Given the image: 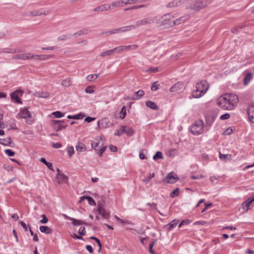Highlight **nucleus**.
Masks as SVG:
<instances>
[{
    "mask_svg": "<svg viewBox=\"0 0 254 254\" xmlns=\"http://www.w3.org/2000/svg\"><path fill=\"white\" fill-rule=\"evenodd\" d=\"M174 173L171 172L168 174L165 179L163 181L166 182L168 184H174L179 180V178L177 175H174Z\"/></svg>",
    "mask_w": 254,
    "mask_h": 254,
    "instance_id": "obj_9",
    "label": "nucleus"
},
{
    "mask_svg": "<svg viewBox=\"0 0 254 254\" xmlns=\"http://www.w3.org/2000/svg\"><path fill=\"white\" fill-rule=\"evenodd\" d=\"M64 120H53V127L54 129L57 131L61 130L63 128L66 127V125H64Z\"/></svg>",
    "mask_w": 254,
    "mask_h": 254,
    "instance_id": "obj_8",
    "label": "nucleus"
},
{
    "mask_svg": "<svg viewBox=\"0 0 254 254\" xmlns=\"http://www.w3.org/2000/svg\"><path fill=\"white\" fill-rule=\"evenodd\" d=\"M179 220L175 219L172 221L169 224L165 225L164 228H166L168 231H170L177 226Z\"/></svg>",
    "mask_w": 254,
    "mask_h": 254,
    "instance_id": "obj_21",
    "label": "nucleus"
},
{
    "mask_svg": "<svg viewBox=\"0 0 254 254\" xmlns=\"http://www.w3.org/2000/svg\"><path fill=\"white\" fill-rule=\"evenodd\" d=\"M40 161L43 163H44L50 170H51L52 171H54L52 164L49 162H47L45 158H41L40 159Z\"/></svg>",
    "mask_w": 254,
    "mask_h": 254,
    "instance_id": "obj_29",
    "label": "nucleus"
},
{
    "mask_svg": "<svg viewBox=\"0 0 254 254\" xmlns=\"http://www.w3.org/2000/svg\"><path fill=\"white\" fill-rule=\"evenodd\" d=\"M107 146H103L100 150H99L98 152V154L99 157H101L103 155V153L105 151L106 149Z\"/></svg>",
    "mask_w": 254,
    "mask_h": 254,
    "instance_id": "obj_55",
    "label": "nucleus"
},
{
    "mask_svg": "<svg viewBox=\"0 0 254 254\" xmlns=\"http://www.w3.org/2000/svg\"><path fill=\"white\" fill-rule=\"evenodd\" d=\"M114 49L110 50H108L101 53L99 55L100 57L107 56L112 55L115 52Z\"/></svg>",
    "mask_w": 254,
    "mask_h": 254,
    "instance_id": "obj_43",
    "label": "nucleus"
},
{
    "mask_svg": "<svg viewBox=\"0 0 254 254\" xmlns=\"http://www.w3.org/2000/svg\"><path fill=\"white\" fill-rule=\"evenodd\" d=\"M191 222V221L189 219L183 220L179 225V227H181L183 225H188Z\"/></svg>",
    "mask_w": 254,
    "mask_h": 254,
    "instance_id": "obj_53",
    "label": "nucleus"
},
{
    "mask_svg": "<svg viewBox=\"0 0 254 254\" xmlns=\"http://www.w3.org/2000/svg\"><path fill=\"white\" fill-rule=\"evenodd\" d=\"M155 176V174L154 173L150 174L148 177L145 178L143 179V182L145 183H147L150 182V180L154 178Z\"/></svg>",
    "mask_w": 254,
    "mask_h": 254,
    "instance_id": "obj_50",
    "label": "nucleus"
},
{
    "mask_svg": "<svg viewBox=\"0 0 254 254\" xmlns=\"http://www.w3.org/2000/svg\"><path fill=\"white\" fill-rule=\"evenodd\" d=\"M78 234L81 236H84L86 234L85 227H80L78 230Z\"/></svg>",
    "mask_w": 254,
    "mask_h": 254,
    "instance_id": "obj_57",
    "label": "nucleus"
},
{
    "mask_svg": "<svg viewBox=\"0 0 254 254\" xmlns=\"http://www.w3.org/2000/svg\"><path fill=\"white\" fill-rule=\"evenodd\" d=\"M254 201V198H249L246 201H244L242 204V208L247 212L249 209L250 205Z\"/></svg>",
    "mask_w": 254,
    "mask_h": 254,
    "instance_id": "obj_15",
    "label": "nucleus"
},
{
    "mask_svg": "<svg viewBox=\"0 0 254 254\" xmlns=\"http://www.w3.org/2000/svg\"><path fill=\"white\" fill-rule=\"evenodd\" d=\"M126 114H127L126 108V106H124L122 107V109L120 112V118L122 119H124L126 117Z\"/></svg>",
    "mask_w": 254,
    "mask_h": 254,
    "instance_id": "obj_44",
    "label": "nucleus"
},
{
    "mask_svg": "<svg viewBox=\"0 0 254 254\" xmlns=\"http://www.w3.org/2000/svg\"><path fill=\"white\" fill-rule=\"evenodd\" d=\"M69 156L71 157L74 153V149L72 146L69 147L67 149Z\"/></svg>",
    "mask_w": 254,
    "mask_h": 254,
    "instance_id": "obj_60",
    "label": "nucleus"
},
{
    "mask_svg": "<svg viewBox=\"0 0 254 254\" xmlns=\"http://www.w3.org/2000/svg\"><path fill=\"white\" fill-rule=\"evenodd\" d=\"M71 84L70 78H66L63 80L62 85L64 87H68Z\"/></svg>",
    "mask_w": 254,
    "mask_h": 254,
    "instance_id": "obj_40",
    "label": "nucleus"
},
{
    "mask_svg": "<svg viewBox=\"0 0 254 254\" xmlns=\"http://www.w3.org/2000/svg\"><path fill=\"white\" fill-rule=\"evenodd\" d=\"M203 122L199 120L195 122L190 128V131L193 135H198L201 134L203 131Z\"/></svg>",
    "mask_w": 254,
    "mask_h": 254,
    "instance_id": "obj_4",
    "label": "nucleus"
},
{
    "mask_svg": "<svg viewBox=\"0 0 254 254\" xmlns=\"http://www.w3.org/2000/svg\"><path fill=\"white\" fill-rule=\"evenodd\" d=\"M252 77V74L251 73H247L244 78V84L246 85H247L251 80Z\"/></svg>",
    "mask_w": 254,
    "mask_h": 254,
    "instance_id": "obj_36",
    "label": "nucleus"
},
{
    "mask_svg": "<svg viewBox=\"0 0 254 254\" xmlns=\"http://www.w3.org/2000/svg\"><path fill=\"white\" fill-rule=\"evenodd\" d=\"M30 14L31 16H40L41 15H43V13L39 11H34L31 12Z\"/></svg>",
    "mask_w": 254,
    "mask_h": 254,
    "instance_id": "obj_56",
    "label": "nucleus"
},
{
    "mask_svg": "<svg viewBox=\"0 0 254 254\" xmlns=\"http://www.w3.org/2000/svg\"><path fill=\"white\" fill-rule=\"evenodd\" d=\"M110 122L109 121L107 118H104L98 122L97 126L101 127H106L109 126L108 124H110Z\"/></svg>",
    "mask_w": 254,
    "mask_h": 254,
    "instance_id": "obj_22",
    "label": "nucleus"
},
{
    "mask_svg": "<svg viewBox=\"0 0 254 254\" xmlns=\"http://www.w3.org/2000/svg\"><path fill=\"white\" fill-rule=\"evenodd\" d=\"M185 3L184 1H182L181 0H174L166 5V7L168 8H175L181 6L183 3Z\"/></svg>",
    "mask_w": 254,
    "mask_h": 254,
    "instance_id": "obj_16",
    "label": "nucleus"
},
{
    "mask_svg": "<svg viewBox=\"0 0 254 254\" xmlns=\"http://www.w3.org/2000/svg\"><path fill=\"white\" fill-rule=\"evenodd\" d=\"M225 95L228 99V103L230 104L232 107V109H233L239 102L238 96L233 93L226 94Z\"/></svg>",
    "mask_w": 254,
    "mask_h": 254,
    "instance_id": "obj_6",
    "label": "nucleus"
},
{
    "mask_svg": "<svg viewBox=\"0 0 254 254\" xmlns=\"http://www.w3.org/2000/svg\"><path fill=\"white\" fill-rule=\"evenodd\" d=\"M42 219L40 220V222L42 224H46L48 222V219L45 214L41 215Z\"/></svg>",
    "mask_w": 254,
    "mask_h": 254,
    "instance_id": "obj_52",
    "label": "nucleus"
},
{
    "mask_svg": "<svg viewBox=\"0 0 254 254\" xmlns=\"http://www.w3.org/2000/svg\"><path fill=\"white\" fill-rule=\"evenodd\" d=\"M49 93L48 92H37L36 93V96L41 97V98H47L48 97H49Z\"/></svg>",
    "mask_w": 254,
    "mask_h": 254,
    "instance_id": "obj_39",
    "label": "nucleus"
},
{
    "mask_svg": "<svg viewBox=\"0 0 254 254\" xmlns=\"http://www.w3.org/2000/svg\"><path fill=\"white\" fill-rule=\"evenodd\" d=\"M95 120V118L87 117L85 118L84 121L87 123H90Z\"/></svg>",
    "mask_w": 254,
    "mask_h": 254,
    "instance_id": "obj_64",
    "label": "nucleus"
},
{
    "mask_svg": "<svg viewBox=\"0 0 254 254\" xmlns=\"http://www.w3.org/2000/svg\"><path fill=\"white\" fill-rule=\"evenodd\" d=\"M57 182L58 184H61L63 183H66L68 182V178L64 174L60 175L57 177Z\"/></svg>",
    "mask_w": 254,
    "mask_h": 254,
    "instance_id": "obj_23",
    "label": "nucleus"
},
{
    "mask_svg": "<svg viewBox=\"0 0 254 254\" xmlns=\"http://www.w3.org/2000/svg\"><path fill=\"white\" fill-rule=\"evenodd\" d=\"M4 168L8 171H12L13 170V167L9 165H4Z\"/></svg>",
    "mask_w": 254,
    "mask_h": 254,
    "instance_id": "obj_63",
    "label": "nucleus"
},
{
    "mask_svg": "<svg viewBox=\"0 0 254 254\" xmlns=\"http://www.w3.org/2000/svg\"><path fill=\"white\" fill-rule=\"evenodd\" d=\"M230 117V115L228 113L224 114L221 115L220 119L222 120L228 119Z\"/></svg>",
    "mask_w": 254,
    "mask_h": 254,
    "instance_id": "obj_58",
    "label": "nucleus"
},
{
    "mask_svg": "<svg viewBox=\"0 0 254 254\" xmlns=\"http://www.w3.org/2000/svg\"><path fill=\"white\" fill-rule=\"evenodd\" d=\"M32 55L30 53L15 55L12 56L13 60H25L32 59Z\"/></svg>",
    "mask_w": 254,
    "mask_h": 254,
    "instance_id": "obj_10",
    "label": "nucleus"
},
{
    "mask_svg": "<svg viewBox=\"0 0 254 254\" xmlns=\"http://www.w3.org/2000/svg\"><path fill=\"white\" fill-rule=\"evenodd\" d=\"M87 33V30L86 29L83 30H80L77 31V32H75L74 33V35L75 36H78L82 35H85Z\"/></svg>",
    "mask_w": 254,
    "mask_h": 254,
    "instance_id": "obj_48",
    "label": "nucleus"
},
{
    "mask_svg": "<svg viewBox=\"0 0 254 254\" xmlns=\"http://www.w3.org/2000/svg\"><path fill=\"white\" fill-rule=\"evenodd\" d=\"M173 16L170 14H164L160 18L157 17V21H155L157 23L164 25L165 28H170L173 27V26L170 25L171 22L173 20H171Z\"/></svg>",
    "mask_w": 254,
    "mask_h": 254,
    "instance_id": "obj_3",
    "label": "nucleus"
},
{
    "mask_svg": "<svg viewBox=\"0 0 254 254\" xmlns=\"http://www.w3.org/2000/svg\"><path fill=\"white\" fill-rule=\"evenodd\" d=\"M184 89V84L182 82H178L170 88V91L171 92H176L179 93L182 92Z\"/></svg>",
    "mask_w": 254,
    "mask_h": 254,
    "instance_id": "obj_12",
    "label": "nucleus"
},
{
    "mask_svg": "<svg viewBox=\"0 0 254 254\" xmlns=\"http://www.w3.org/2000/svg\"><path fill=\"white\" fill-rule=\"evenodd\" d=\"M219 158L221 160L226 161V160H230L232 158V155L231 154H222L220 152L219 153Z\"/></svg>",
    "mask_w": 254,
    "mask_h": 254,
    "instance_id": "obj_35",
    "label": "nucleus"
},
{
    "mask_svg": "<svg viewBox=\"0 0 254 254\" xmlns=\"http://www.w3.org/2000/svg\"><path fill=\"white\" fill-rule=\"evenodd\" d=\"M52 56H47V55H33L32 59H34L36 60H43L45 59H48L51 58Z\"/></svg>",
    "mask_w": 254,
    "mask_h": 254,
    "instance_id": "obj_30",
    "label": "nucleus"
},
{
    "mask_svg": "<svg viewBox=\"0 0 254 254\" xmlns=\"http://www.w3.org/2000/svg\"><path fill=\"white\" fill-rule=\"evenodd\" d=\"M72 224L74 226H79V225H81L82 224H84V225H88L89 224L84 222V221H82L81 220H77V219H75L74 218H73V219H72Z\"/></svg>",
    "mask_w": 254,
    "mask_h": 254,
    "instance_id": "obj_33",
    "label": "nucleus"
},
{
    "mask_svg": "<svg viewBox=\"0 0 254 254\" xmlns=\"http://www.w3.org/2000/svg\"><path fill=\"white\" fill-rule=\"evenodd\" d=\"M130 46H121L116 47L114 48V50L115 52L117 53H121V52L125 51H128L130 50Z\"/></svg>",
    "mask_w": 254,
    "mask_h": 254,
    "instance_id": "obj_24",
    "label": "nucleus"
},
{
    "mask_svg": "<svg viewBox=\"0 0 254 254\" xmlns=\"http://www.w3.org/2000/svg\"><path fill=\"white\" fill-rule=\"evenodd\" d=\"M84 117V115L82 113H80L73 116L68 115L67 118L69 119L79 120L83 119Z\"/></svg>",
    "mask_w": 254,
    "mask_h": 254,
    "instance_id": "obj_32",
    "label": "nucleus"
},
{
    "mask_svg": "<svg viewBox=\"0 0 254 254\" xmlns=\"http://www.w3.org/2000/svg\"><path fill=\"white\" fill-rule=\"evenodd\" d=\"M10 96L12 100L14 101L17 104H21L22 101L19 99L18 96V94L16 93V92H13L10 93Z\"/></svg>",
    "mask_w": 254,
    "mask_h": 254,
    "instance_id": "obj_25",
    "label": "nucleus"
},
{
    "mask_svg": "<svg viewBox=\"0 0 254 254\" xmlns=\"http://www.w3.org/2000/svg\"><path fill=\"white\" fill-rule=\"evenodd\" d=\"M208 88L209 86L206 80H201L196 85V88L203 95L206 93Z\"/></svg>",
    "mask_w": 254,
    "mask_h": 254,
    "instance_id": "obj_7",
    "label": "nucleus"
},
{
    "mask_svg": "<svg viewBox=\"0 0 254 254\" xmlns=\"http://www.w3.org/2000/svg\"><path fill=\"white\" fill-rule=\"evenodd\" d=\"M131 29H134V26L133 25L119 28L120 32L128 31Z\"/></svg>",
    "mask_w": 254,
    "mask_h": 254,
    "instance_id": "obj_34",
    "label": "nucleus"
},
{
    "mask_svg": "<svg viewBox=\"0 0 254 254\" xmlns=\"http://www.w3.org/2000/svg\"><path fill=\"white\" fill-rule=\"evenodd\" d=\"M121 128H122L123 133H125L129 136H131L134 133L133 129L128 126H122Z\"/></svg>",
    "mask_w": 254,
    "mask_h": 254,
    "instance_id": "obj_17",
    "label": "nucleus"
},
{
    "mask_svg": "<svg viewBox=\"0 0 254 254\" xmlns=\"http://www.w3.org/2000/svg\"><path fill=\"white\" fill-rule=\"evenodd\" d=\"M99 74H90L86 77V79L89 81H91L93 79H96L98 77Z\"/></svg>",
    "mask_w": 254,
    "mask_h": 254,
    "instance_id": "obj_45",
    "label": "nucleus"
},
{
    "mask_svg": "<svg viewBox=\"0 0 254 254\" xmlns=\"http://www.w3.org/2000/svg\"><path fill=\"white\" fill-rule=\"evenodd\" d=\"M97 210L99 215H101L105 219H108L110 216V213L107 212L103 207L101 202L98 203Z\"/></svg>",
    "mask_w": 254,
    "mask_h": 254,
    "instance_id": "obj_11",
    "label": "nucleus"
},
{
    "mask_svg": "<svg viewBox=\"0 0 254 254\" xmlns=\"http://www.w3.org/2000/svg\"><path fill=\"white\" fill-rule=\"evenodd\" d=\"M144 95V91L143 90H139L134 92L133 95L130 98L131 100H137L140 99Z\"/></svg>",
    "mask_w": 254,
    "mask_h": 254,
    "instance_id": "obj_14",
    "label": "nucleus"
},
{
    "mask_svg": "<svg viewBox=\"0 0 254 254\" xmlns=\"http://www.w3.org/2000/svg\"><path fill=\"white\" fill-rule=\"evenodd\" d=\"M68 38V37L67 35H63L58 37V40L59 41H63V40H66Z\"/></svg>",
    "mask_w": 254,
    "mask_h": 254,
    "instance_id": "obj_62",
    "label": "nucleus"
},
{
    "mask_svg": "<svg viewBox=\"0 0 254 254\" xmlns=\"http://www.w3.org/2000/svg\"><path fill=\"white\" fill-rule=\"evenodd\" d=\"M5 153L8 156L11 157L14 155L15 152L10 149L4 150Z\"/></svg>",
    "mask_w": 254,
    "mask_h": 254,
    "instance_id": "obj_51",
    "label": "nucleus"
},
{
    "mask_svg": "<svg viewBox=\"0 0 254 254\" xmlns=\"http://www.w3.org/2000/svg\"><path fill=\"white\" fill-rule=\"evenodd\" d=\"M179 195V189L177 188L174 190L170 194L171 197H174L175 196H178Z\"/></svg>",
    "mask_w": 254,
    "mask_h": 254,
    "instance_id": "obj_47",
    "label": "nucleus"
},
{
    "mask_svg": "<svg viewBox=\"0 0 254 254\" xmlns=\"http://www.w3.org/2000/svg\"><path fill=\"white\" fill-rule=\"evenodd\" d=\"M228 102V99L225 94L218 99L217 104L218 106L224 110H232L231 105Z\"/></svg>",
    "mask_w": 254,
    "mask_h": 254,
    "instance_id": "obj_5",
    "label": "nucleus"
},
{
    "mask_svg": "<svg viewBox=\"0 0 254 254\" xmlns=\"http://www.w3.org/2000/svg\"><path fill=\"white\" fill-rule=\"evenodd\" d=\"M145 104H146V106L147 107H148L151 109L158 110V107L156 105V104L154 102H152L151 101H147L146 102Z\"/></svg>",
    "mask_w": 254,
    "mask_h": 254,
    "instance_id": "obj_31",
    "label": "nucleus"
},
{
    "mask_svg": "<svg viewBox=\"0 0 254 254\" xmlns=\"http://www.w3.org/2000/svg\"><path fill=\"white\" fill-rule=\"evenodd\" d=\"M203 94L198 91V89L193 90L192 92V96L193 97L198 98L200 97Z\"/></svg>",
    "mask_w": 254,
    "mask_h": 254,
    "instance_id": "obj_41",
    "label": "nucleus"
},
{
    "mask_svg": "<svg viewBox=\"0 0 254 254\" xmlns=\"http://www.w3.org/2000/svg\"><path fill=\"white\" fill-rule=\"evenodd\" d=\"M39 229L42 233L46 234H49L52 232L51 228L47 226H41Z\"/></svg>",
    "mask_w": 254,
    "mask_h": 254,
    "instance_id": "obj_28",
    "label": "nucleus"
},
{
    "mask_svg": "<svg viewBox=\"0 0 254 254\" xmlns=\"http://www.w3.org/2000/svg\"><path fill=\"white\" fill-rule=\"evenodd\" d=\"M111 8V5L109 4H103L98 6L93 9L94 11H107Z\"/></svg>",
    "mask_w": 254,
    "mask_h": 254,
    "instance_id": "obj_19",
    "label": "nucleus"
},
{
    "mask_svg": "<svg viewBox=\"0 0 254 254\" xmlns=\"http://www.w3.org/2000/svg\"><path fill=\"white\" fill-rule=\"evenodd\" d=\"M214 120V118L212 116H207L205 118V122L206 126H211Z\"/></svg>",
    "mask_w": 254,
    "mask_h": 254,
    "instance_id": "obj_38",
    "label": "nucleus"
},
{
    "mask_svg": "<svg viewBox=\"0 0 254 254\" xmlns=\"http://www.w3.org/2000/svg\"><path fill=\"white\" fill-rule=\"evenodd\" d=\"M85 91L87 93H92L94 92V90L92 89V87L89 86L86 88Z\"/></svg>",
    "mask_w": 254,
    "mask_h": 254,
    "instance_id": "obj_61",
    "label": "nucleus"
},
{
    "mask_svg": "<svg viewBox=\"0 0 254 254\" xmlns=\"http://www.w3.org/2000/svg\"><path fill=\"white\" fill-rule=\"evenodd\" d=\"M186 7L195 11H198L205 8L208 4V0H185Z\"/></svg>",
    "mask_w": 254,
    "mask_h": 254,
    "instance_id": "obj_1",
    "label": "nucleus"
},
{
    "mask_svg": "<svg viewBox=\"0 0 254 254\" xmlns=\"http://www.w3.org/2000/svg\"><path fill=\"white\" fill-rule=\"evenodd\" d=\"M30 115H31V114L28 110V109L25 108L22 110L21 112L19 113L17 115L16 117L17 118H22L26 119L27 118H30Z\"/></svg>",
    "mask_w": 254,
    "mask_h": 254,
    "instance_id": "obj_18",
    "label": "nucleus"
},
{
    "mask_svg": "<svg viewBox=\"0 0 254 254\" xmlns=\"http://www.w3.org/2000/svg\"><path fill=\"white\" fill-rule=\"evenodd\" d=\"M247 113L250 121L254 123V104L251 105L248 107Z\"/></svg>",
    "mask_w": 254,
    "mask_h": 254,
    "instance_id": "obj_13",
    "label": "nucleus"
},
{
    "mask_svg": "<svg viewBox=\"0 0 254 254\" xmlns=\"http://www.w3.org/2000/svg\"><path fill=\"white\" fill-rule=\"evenodd\" d=\"M52 115H53L55 116V117H56L57 118H60L64 116V114L62 113L60 111L54 112L52 113Z\"/></svg>",
    "mask_w": 254,
    "mask_h": 254,
    "instance_id": "obj_46",
    "label": "nucleus"
},
{
    "mask_svg": "<svg viewBox=\"0 0 254 254\" xmlns=\"http://www.w3.org/2000/svg\"><path fill=\"white\" fill-rule=\"evenodd\" d=\"M76 149L78 153L85 151L86 150L85 145L80 142H78L75 146Z\"/></svg>",
    "mask_w": 254,
    "mask_h": 254,
    "instance_id": "obj_26",
    "label": "nucleus"
},
{
    "mask_svg": "<svg viewBox=\"0 0 254 254\" xmlns=\"http://www.w3.org/2000/svg\"><path fill=\"white\" fill-rule=\"evenodd\" d=\"M85 199H87L88 203L90 205H96V202L92 197L89 196H85Z\"/></svg>",
    "mask_w": 254,
    "mask_h": 254,
    "instance_id": "obj_49",
    "label": "nucleus"
},
{
    "mask_svg": "<svg viewBox=\"0 0 254 254\" xmlns=\"http://www.w3.org/2000/svg\"><path fill=\"white\" fill-rule=\"evenodd\" d=\"M157 21V16H150L145 17L142 19L138 20L136 21L134 26V29L138 28L141 26H144L147 25H151Z\"/></svg>",
    "mask_w": 254,
    "mask_h": 254,
    "instance_id": "obj_2",
    "label": "nucleus"
},
{
    "mask_svg": "<svg viewBox=\"0 0 254 254\" xmlns=\"http://www.w3.org/2000/svg\"><path fill=\"white\" fill-rule=\"evenodd\" d=\"M233 132V130L232 128L229 127L227 129H226L224 132L223 134L224 135H230L232 134Z\"/></svg>",
    "mask_w": 254,
    "mask_h": 254,
    "instance_id": "obj_54",
    "label": "nucleus"
},
{
    "mask_svg": "<svg viewBox=\"0 0 254 254\" xmlns=\"http://www.w3.org/2000/svg\"><path fill=\"white\" fill-rule=\"evenodd\" d=\"M163 154L161 151H157L155 154L153 156V159L154 160H157L159 159H163Z\"/></svg>",
    "mask_w": 254,
    "mask_h": 254,
    "instance_id": "obj_42",
    "label": "nucleus"
},
{
    "mask_svg": "<svg viewBox=\"0 0 254 254\" xmlns=\"http://www.w3.org/2000/svg\"><path fill=\"white\" fill-rule=\"evenodd\" d=\"M187 20V18L184 17V16H183V17H181L179 18H177L174 20H173L172 22H171V24H170V25L171 26H175V25H178L183 22H184L185 21H186Z\"/></svg>",
    "mask_w": 254,
    "mask_h": 254,
    "instance_id": "obj_20",
    "label": "nucleus"
},
{
    "mask_svg": "<svg viewBox=\"0 0 254 254\" xmlns=\"http://www.w3.org/2000/svg\"><path fill=\"white\" fill-rule=\"evenodd\" d=\"M125 1L124 0H120L114 1L112 3V5L114 7H120L123 5V4H125Z\"/></svg>",
    "mask_w": 254,
    "mask_h": 254,
    "instance_id": "obj_37",
    "label": "nucleus"
},
{
    "mask_svg": "<svg viewBox=\"0 0 254 254\" xmlns=\"http://www.w3.org/2000/svg\"><path fill=\"white\" fill-rule=\"evenodd\" d=\"M11 139L10 137L0 139V144L4 146H10Z\"/></svg>",
    "mask_w": 254,
    "mask_h": 254,
    "instance_id": "obj_27",
    "label": "nucleus"
},
{
    "mask_svg": "<svg viewBox=\"0 0 254 254\" xmlns=\"http://www.w3.org/2000/svg\"><path fill=\"white\" fill-rule=\"evenodd\" d=\"M123 134V132L122 131V128L121 127L120 129H117L114 133V135L117 136H121Z\"/></svg>",
    "mask_w": 254,
    "mask_h": 254,
    "instance_id": "obj_59",
    "label": "nucleus"
}]
</instances>
